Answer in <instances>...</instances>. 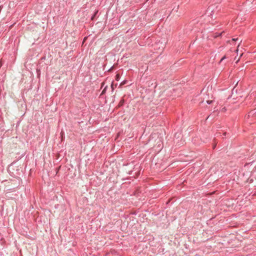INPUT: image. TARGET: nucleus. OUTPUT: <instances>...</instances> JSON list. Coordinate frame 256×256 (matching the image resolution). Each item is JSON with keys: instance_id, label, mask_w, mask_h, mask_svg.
<instances>
[{"instance_id": "7ed1b4c3", "label": "nucleus", "mask_w": 256, "mask_h": 256, "mask_svg": "<svg viewBox=\"0 0 256 256\" xmlns=\"http://www.w3.org/2000/svg\"><path fill=\"white\" fill-rule=\"evenodd\" d=\"M206 102L208 104H210L212 102V100H207Z\"/></svg>"}, {"instance_id": "39448f33", "label": "nucleus", "mask_w": 256, "mask_h": 256, "mask_svg": "<svg viewBox=\"0 0 256 256\" xmlns=\"http://www.w3.org/2000/svg\"><path fill=\"white\" fill-rule=\"evenodd\" d=\"M238 40V38H236V39L233 38V39H232V40H234V41H235V40Z\"/></svg>"}, {"instance_id": "f03ea898", "label": "nucleus", "mask_w": 256, "mask_h": 256, "mask_svg": "<svg viewBox=\"0 0 256 256\" xmlns=\"http://www.w3.org/2000/svg\"><path fill=\"white\" fill-rule=\"evenodd\" d=\"M126 80H124L120 84V86H122L124 84H126Z\"/></svg>"}, {"instance_id": "423d86ee", "label": "nucleus", "mask_w": 256, "mask_h": 256, "mask_svg": "<svg viewBox=\"0 0 256 256\" xmlns=\"http://www.w3.org/2000/svg\"><path fill=\"white\" fill-rule=\"evenodd\" d=\"M120 102L122 104L124 102V100H122Z\"/></svg>"}, {"instance_id": "20e7f679", "label": "nucleus", "mask_w": 256, "mask_h": 256, "mask_svg": "<svg viewBox=\"0 0 256 256\" xmlns=\"http://www.w3.org/2000/svg\"><path fill=\"white\" fill-rule=\"evenodd\" d=\"M226 58V56H224V57H222V59L220 60V62H222V60H223L224 59H225V58Z\"/></svg>"}, {"instance_id": "f257e3e1", "label": "nucleus", "mask_w": 256, "mask_h": 256, "mask_svg": "<svg viewBox=\"0 0 256 256\" xmlns=\"http://www.w3.org/2000/svg\"><path fill=\"white\" fill-rule=\"evenodd\" d=\"M120 76V74H117L116 75V80H118H118H119Z\"/></svg>"}]
</instances>
